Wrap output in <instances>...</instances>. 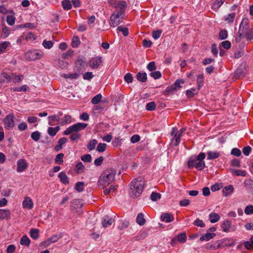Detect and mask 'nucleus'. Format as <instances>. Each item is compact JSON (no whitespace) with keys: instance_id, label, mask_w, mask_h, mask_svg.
<instances>
[{"instance_id":"nucleus-1","label":"nucleus","mask_w":253,"mask_h":253,"mask_svg":"<svg viewBox=\"0 0 253 253\" xmlns=\"http://www.w3.org/2000/svg\"><path fill=\"white\" fill-rule=\"evenodd\" d=\"M127 4L125 1L119 2L116 5V10L110 16L109 25L116 27L123 22L125 17V11Z\"/></svg>"},{"instance_id":"nucleus-2","label":"nucleus","mask_w":253,"mask_h":253,"mask_svg":"<svg viewBox=\"0 0 253 253\" xmlns=\"http://www.w3.org/2000/svg\"><path fill=\"white\" fill-rule=\"evenodd\" d=\"M116 174V170L112 168L104 170L99 178L98 185L106 187L114 181Z\"/></svg>"},{"instance_id":"nucleus-3","label":"nucleus","mask_w":253,"mask_h":253,"mask_svg":"<svg viewBox=\"0 0 253 253\" xmlns=\"http://www.w3.org/2000/svg\"><path fill=\"white\" fill-rule=\"evenodd\" d=\"M144 183L143 178L141 177L135 178L131 182L130 194L131 197L135 198L140 195L143 190Z\"/></svg>"},{"instance_id":"nucleus-4","label":"nucleus","mask_w":253,"mask_h":253,"mask_svg":"<svg viewBox=\"0 0 253 253\" xmlns=\"http://www.w3.org/2000/svg\"><path fill=\"white\" fill-rule=\"evenodd\" d=\"M87 126V124L84 123H78L66 128L64 131V134L69 135L71 133L77 132L84 129Z\"/></svg>"},{"instance_id":"nucleus-5","label":"nucleus","mask_w":253,"mask_h":253,"mask_svg":"<svg viewBox=\"0 0 253 253\" xmlns=\"http://www.w3.org/2000/svg\"><path fill=\"white\" fill-rule=\"evenodd\" d=\"M14 116L13 113H10L6 116L4 119L3 122L5 127L7 129L12 128L14 126Z\"/></svg>"},{"instance_id":"nucleus-6","label":"nucleus","mask_w":253,"mask_h":253,"mask_svg":"<svg viewBox=\"0 0 253 253\" xmlns=\"http://www.w3.org/2000/svg\"><path fill=\"white\" fill-rule=\"evenodd\" d=\"M102 62L101 56H96L91 58L89 62V66L93 69L97 68Z\"/></svg>"},{"instance_id":"nucleus-7","label":"nucleus","mask_w":253,"mask_h":253,"mask_svg":"<svg viewBox=\"0 0 253 253\" xmlns=\"http://www.w3.org/2000/svg\"><path fill=\"white\" fill-rule=\"evenodd\" d=\"M249 29L248 19H243L240 25L238 33L244 34Z\"/></svg>"},{"instance_id":"nucleus-8","label":"nucleus","mask_w":253,"mask_h":253,"mask_svg":"<svg viewBox=\"0 0 253 253\" xmlns=\"http://www.w3.org/2000/svg\"><path fill=\"white\" fill-rule=\"evenodd\" d=\"M22 207L24 209L31 210L34 207V204L31 198L26 197L23 201Z\"/></svg>"},{"instance_id":"nucleus-9","label":"nucleus","mask_w":253,"mask_h":253,"mask_svg":"<svg viewBox=\"0 0 253 253\" xmlns=\"http://www.w3.org/2000/svg\"><path fill=\"white\" fill-rule=\"evenodd\" d=\"M27 163L24 159H20L18 161L17 167V171H23L27 169Z\"/></svg>"},{"instance_id":"nucleus-10","label":"nucleus","mask_w":253,"mask_h":253,"mask_svg":"<svg viewBox=\"0 0 253 253\" xmlns=\"http://www.w3.org/2000/svg\"><path fill=\"white\" fill-rule=\"evenodd\" d=\"M27 55H28L31 60L39 59L41 58L42 56V53L38 52L37 50L31 51L27 53Z\"/></svg>"},{"instance_id":"nucleus-11","label":"nucleus","mask_w":253,"mask_h":253,"mask_svg":"<svg viewBox=\"0 0 253 253\" xmlns=\"http://www.w3.org/2000/svg\"><path fill=\"white\" fill-rule=\"evenodd\" d=\"M83 206L82 201L81 199H74L71 202V210H74L78 209H80Z\"/></svg>"},{"instance_id":"nucleus-12","label":"nucleus","mask_w":253,"mask_h":253,"mask_svg":"<svg viewBox=\"0 0 253 253\" xmlns=\"http://www.w3.org/2000/svg\"><path fill=\"white\" fill-rule=\"evenodd\" d=\"M187 237L186 233L183 232L178 234L176 237V239H173L171 241V244L173 245L176 240L180 243H185Z\"/></svg>"},{"instance_id":"nucleus-13","label":"nucleus","mask_w":253,"mask_h":253,"mask_svg":"<svg viewBox=\"0 0 253 253\" xmlns=\"http://www.w3.org/2000/svg\"><path fill=\"white\" fill-rule=\"evenodd\" d=\"M62 237V235L60 234H55L51 236L50 238H48L45 243L49 245L51 243H54L58 241Z\"/></svg>"},{"instance_id":"nucleus-14","label":"nucleus","mask_w":253,"mask_h":253,"mask_svg":"<svg viewBox=\"0 0 253 253\" xmlns=\"http://www.w3.org/2000/svg\"><path fill=\"white\" fill-rule=\"evenodd\" d=\"M11 79V77L5 72H2L0 74V84L7 83Z\"/></svg>"},{"instance_id":"nucleus-15","label":"nucleus","mask_w":253,"mask_h":253,"mask_svg":"<svg viewBox=\"0 0 253 253\" xmlns=\"http://www.w3.org/2000/svg\"><path fill=\"white\" fill-rule=\"evenodd\" d=\"M67 141V139L65 137H62L58 141V144L54 147V150L58 152L62 149L63 145Z\"/></svg>"},{"instance_id":"nucleus-16","label":"nucleus","mask_w":253,"mask_h":253,"mask_svg":"<svg viewBox=\"0 0 253 253\" xmlns=\"http://www.w3.org/2000/svg\"><path fill=\"white\" fill-rule=\"evenodd\" d=\"M76 65L78 67V70L81 71L85 68L86 66V63L84 59L79 57L77 60Z\"/></svg>"},{"instance_id":"nucleus-17","label":"nucleus","mask_w":253,"mask_h":253,"mask_svg":"<svg viewBox=\"0 0 253 253\" xmlns=\"http://www.w3.org/2000/svg\"><path fill=\"white\" fill-rule=\"evenodd\" d=\"M173 218V214L169 213H164L161 216V220L166 222H171Z\"/></svg>"},{"instance_id":"nucleus-18","label":"nucleus","mask_w":253,"mask_h":253,"mask_svg":"<svg viewBox=\"0 0 253 253\" xmlns=\"http://www.w3.org/2000/svg\"><path fill=\"white\" fill-rule=\"evenodd\" d=\"M114 220L111 218H109L108 216L104 217L102 221V224L103 227L106 228L108 226L111 225Z\"/></svg>"},{"instance_id":"nucleus-19","label":"nucleus","mask_w":253,"mask_h":253,"mask_svg":"<svg viewBox=\"0 0 253 253\" xmlns=\"http://www.w3.org/2000/svg\"><path fill=\"white\" fill-rule=\"evenodd\" d=\"M234 191V187L232 185H229L225 186L222 189V193L223 195L227 197L230 195Z\"/></svg>"},{"instance_id":"nucleus-20","label":"nucleus","mask_w":253,"mask_h":253,"mask_svg":"<svg viewBox=\"0 0 253 253\" xmlns=\"http://www.w3.org/2000/svg\"><path fill=\"white\" fill-rule=\"evenodd\" d=\"M215 235H216L215 233H210L207 232L206 234L203 235L200 237V240L201 241H203L204 240L208 241L211 239H212L213 237H214Z\"/></svg>"},{"instance_id":"nucleus-21","label":"nucleus","mask_w":253,"mask_h":253,"mask_svg":"<svg viewBox=\"0 0 253 253\" xmlns=\"http://www.w3.org/2000/svg\"><path fill=\"white\" fill-rule=\"evenodd\" d=\"M58 177L60 179V181L65 184H69V181L68 177L66 173L64 172H61L58 174Z\"/></svg>"},{"instance_id":"nucleus-22","label":"nucleus","mask_w":253,"mask_h":253,"mask_svg":"<svg viewBox=\"0 0 253 253\" xmlns=\"http://www.w3.org/2000/svg\"><path fill=\"white\" fill-rule=\"evenodd\" d=\"M136 222L139 225H143L145 222L146 220L144 217V214L142 213H139L137 216Z\"/></svg>"},{"instance_id":"nucleus-23","label":"nucleus","mask_w":253,"mask_h":253,"mask_svg":"<svg viewBox=\"0 0 253 253\" xmlns=\"http://www.w3.org/2000/svg\"><path fill=\"white\" fill-rule=\"evenodd\" d=\"M197 158L195 156H191L189 158L188 161V167L189 169H191L194 167H195L197 163Z\"/></svg>"},{"instance_id":"nucleus-24","label":"nucleus","mask_w":253,"mask_h":253,"mask_svg":"<svg viewBox=\"0 0 253 253\" xmlns=\"http://www.w3.org/2000/svg\"><path fill=\"white\" fill-rule=\"evenodd\" d=\"M225 0H215L212 3L211 8L214 10H217L221 5L223 3Z\"/></svg>"},{"instance_id":"nucleus-25","label":"nucleus","mask_w":253,"mask_h":253,"mask_svg":"<svg viewBox=\"0 0 253 253\" xmlns=\"http://www.w3.org/2000/svg\"><path fill=\"white\" fill-rule=\"evenodd\" d=\"M59 126H56L55 127H49L47 132L48 134L51 136H55L57 132L59 130Z\"/></svg>"},{"instance_id":"nucleus-26","label":"nucleus","mask_w":253,"mask_h":253,"mask_svg":"<svg viewBox=\"0 0 253 253\" xmlns=\"http://www.w3.org/2000/svg\"><path fill=\"white\" fill-rule=\"evenodd\" d=\"M208 159L212 160L218 158L220 154L218 152L208 151L207 152Z\"/></svg>"},{"instance_id":"nucleus-27","label":"nucleus","mask_w":253,"mask_h":253,"mask_svg":"<svg viewBox=\"0 0 253 253\" xmlns=\"http://www.w3.org/2000/svg\"><path fill=\"white\" fill-rule=\"evenodd\" d=\"M199 90H198V89L197 90L194 88H192L191 89L186 90V95L188 98H192L195 95L197 94L198 93Z\"/></svg>"},{"instance_id":"nucleus-28","label":"nucleus","mask_w":253,"mask_h":253,"mask_svg":"<svg viewBox=\"0 0 253 253\" xmlns=\"http://www.w3.org/2000/svg\"><path fill=\"white\" fill-rule=\"evenodd\" d=\"M210 220L211 223H215L218 221L220 219L218 214L212 212L209 215Z\"/></svg>"},{"instance_id":"nucleus-29","label":"nucleus","mask_w":253,"mask_h":253,"mask_svg":"<svg viewBox=\"0 0 253 253\" xmlns=\"http://www.w3.org/2000/svg\"><path fill=\"white\" fill-rule=\"evenodd\" d=\"M136 78L138 81L144 83L147 81V74L146 73L138 72L136 74Z\"/></svg>"},{"instance_id":"nucleus-30","label":"nucleus","mask_w":253,"mask_h":253,"mask_svg":"<svg viewBox=\"0 0 253 253\" xmlns=\"http://www.w3.org/2000/svg\"><path fill=\"white\" fill-rule=\"evenodd\" d=\"M10 212L8 210L0 209V219H2L9 216Z\"/></svg>"},{"instance_id":"nucleus-31","label":"nucleus","mask_w":253,"mask_h":253,"mask_svg":"<svg viewBox=\"0 0 253 253\" xmlns=\"http://www.w3.org/2000/svg\"><path fill=\"white\" fill-rule=\"evenodd\" d=\"M30 234L32 238L36 240L39 237V230L36 228H33L30 230Z\"/></svg>"},{"instance_id":"nucleus-32","label":"nucleus","mask_w":253,"mask_h":253,"mask_svg":"<svg viewBox=\"0 0 253 253\" xmlns=\"http://www.w3.org/2000/svg\"><path fill=\"white\" fill-rule=\"evenodd\" d=\"M231 222L229 220L224 221L222 225L221 228L224 232H228L231 226Z\"/></svg>"},{"instance_id":"nucleus-33","label":"nucleus","mask_w":253,"mask_h":253,"mask_svg":"<svg viewBox=\"0 0 253 253\" xmlns=\"http://www.w3.org/2000/svg\"><path fill=\"white\" fill-rule=\"evenodd\" d=\"M204 77L203 75H199L197 78V84L198 90H200L204 84Z\"/></svg>"},{"instance_id":"nucleus-34","label":"nucleus","mask_w":253,"mask_h":253,"mask_svg":"<svg viewBox=\"0 0 253 253\" xmlns=\"http://www.w3.org/2000/svg\"><path fill=\"white\" fill-rule=\"evenodd\" d=\"M175 90H176V88L173 84H172L167 87L164 92V94L166 95H169L170 94L173 93V92Z\"/></svg>"},{"instance_id":"nucleus-35","label":"nucleus","mask_w":253,"mask_h":253,"mask_svg":"<svg viewBox=\"0 0 253 253\" xmlns=\"http://www.w3.org/2000/svg\"><path fill=\"white\" fill-rule=\"evenodd\" d=\"M10 34V30L5 25H2L1 36L3 38L7 37Z\"/></svg>"},{"instance_id":"nucleus-36","label":"nucleus","mask_w":253,"mask_h":253,"mask_svg":"<svg viewBox=\"0 0 253 253\" xmlns=\"http://www.w3.org/2000/svg\"><path fill=\"white\" fill-rule=\"evenodd\" d=\"M21 245L28 247L30 244V240L26 235H24L20 239Z\"/></svg>"},{"instance_id":"nucleus-37","label":"nucleus","mask_w":253,"mask_h":253,"mask_svg":"<svg viewBox=\"0 0 253 253\" xmlns=\"http://www.w3.org/2000/svg\"><path fill=\"white\" fill-rule=\"evenodd\" d=\"M97 144V141L96 139H93L88 142L87 148L90 151L93 150L95 149Z\"/></svg>"},{"instance_id":"nucleus-38","label":"nucleus","mask_w":253,"mask_h":253,"mask_svg":"<svg viewBox=\"0 0 253 253\" xmlns=\"http://www.w3.org/2000/svg\"><path fill=\"white\" fill-rule=\"evenodd\" d=\"M84 182H78L76 183L75 189L78 192H82L84 189Z\"/></svg>"},{"instance_id":"nucleus-39","label":"nucleus","mask_w":253,"mask_h":253,"mask_svg":"<svg viewBox=\"0 0 253 253\" xmlns=\"http://www.w3.org/2000/svg\"><path fill=\"white\" fill-rule=\"evenodd\" d=\"M244 34L248 41L253 40V28L249 29Z\"/></svg>"},{"instance_id":"nucleus-40","label":"nucleus","mask_w":253,"mask_h":253,"mask_svg":"<svg viewBox=\"0 0 253 253\" xmlns=\"http://www.w3.org/2000/svg\"><path fill=\"white\" fill-rule=\"evenodd\" d=\"M64 157V154L63 153H60L57 154L56 156L55 159V163L61 165L63 163V158Z\"/></svg>"},{"instance_id":"nucleus-41","label":"nucleus","mask_w":253,"mask_h":253,"mask_svg":"<svg viewBox=\"0 0 253 253\" xmlns=\"http://www.w3.org/2000/svg\"><path fill=\"white\" fill-rule=\"evenodd\" d=\"M232 172L235 174L236 176H245L247 174V172L245 170L242 169H233L232 170Z\"/></svg>"},{"instance_id":"nucleus-42","label":"nucleus","mask_w":253,"mask_h":253,"mask_svg":"<svg viewBox=\"0 0 253 253\" xmlns=\"http://www.w3.org/2000/svg\"><path fill=\"white\" fill-rule=\"evenodd\" d=\"M62 4L63 8L65 10H69L72 8V5L70 1L69 0H64L62 2Z\"/></svg>"},{"instance_id":"nucleus-43","label":"nucleus","mask_w":253,"mask_h":253,"mask_svg":"<svg viewBox=\"0 0 253 253\" xmlns=\"http://www.w3.org/2000/svg\"><path fill=\"white\" fill-rule=\"evenodd\" d=\"M235 13L233 12L229 14L226 17L224 18L225 21L228 23H232L234 21V19L235 17Z\"/></svg>"},{"instance_id":"nucleus-44","label":"nucleus","mask_w":253,"mask_h":253,"mask_svg":"<svg viewBox=\"0 0 253 253\" xmlns=\"http://www.w3.org/2000/svg\"><path fill=\"white\" fill-rule=\"evenodd\" d=\"M31 137L34 141H38L40 139L41 134L38 131H34L31 133Z\"/></svg>"},{"instance_id":"nucleus-45","label":"nucleus","mask_w":253,"mask_h":253,"mask_svg":"<svg viewBox=\"0 0 253 253\" xmlns=\"http://www.w3.org/2000/svg\"><path fill=\"white\" fill-rule=\"evenodd\" d=\"M71 122V117L69 115H65L63 119L60 124L61 125H64L66 124H69Z\"/></svg>"},{"instance_id":"nucleus-46","label":"nucleus","mask_w":253,"mask_h":253,"mask_svg":"<svg viewBox=\"0 0 253 253\" xmlns=\"http://www.w3.org/2000/svg\"><path fill=\"white\" fill-rule=\"evenodd\" d=\"M156 103L154 102H150L146 105V109L148 111H153L156 109Z\"/></svg>"},{"instance_id":"nucleus-47","label":"nucleus","mask_w":253,"mask_h":253,"mask_svg":"<svg viewBox=\"0 0 253 253\" xmlns=\"http://www.w3.org/2000/svg\"><path fill=\"white\" fill-rule=\"evenodd\" d=\"M228 37L227 30L225 29L222 30L219 33V38L221 40H225Z\"/></svg>"},{"instance_id":"nucleus-48","label":"nucleus","mask_w":253,"mask_h":253,"mask_svg":"<svg viewBox=\"0 0 253 253\" xmlns=\"http://www.w3.org/2000/svg\"><path fill=\"white\" fill-rule=\"evenodd\" d=\"M117 30L122 32L124 36H127L128 35V29L126 27L120 26L117 28Z\"/></svg>"},{"instance_id":"nucleus-49","label":"nucleus","mask_w":253,"mask_h":253,"mask_svg":"<svg viewBox=\"0 0 253 253\" xmlns=\"http://www.w3.org/2000/svg\"><path fill=\"white\" fill-rule=\"evenodd\" d=\"M180 133L179 131H177L176 133L174 134L173 140H175V143L174 144V146H177L179 145L180 140Z\"/></svg>"},{"instance_id":"nucleus-50","label":"nucleus","mask_w":253,"mask_h":253,"mask_svg":"<svg viewBox=\"0 0 253 253\" xmlns=\"http://www.w3.org/2000/svg\"><path fill=\"white\" fill-rule=\"evenodd\" d=\"M101 98L102 95L100 94H98L92 99L91 103L93 104H97L100 102Z\"/></svg>"},{"instance_id":"nucleus-51","label":"nucleus","mask_w":253,"mask_h":253,"mask_svg":"<svg viewBox=\"0 0 253 253\" xmlns=\"http://www.w3.org/2000/svg\"><path fill=\"white\" fill-rule=\"evenodd\" d=\"M9 44L10 42H4L0 43V53L3 52Z\"/></svg>"},{"instance_id":"nucleus-52","label":"nucleus","mask_w":253,"mask_h":253,"mask_svg":"<svg viewBox=\"0 0 253 253\" xmlns=\"http://www.w3.org/2000/svg\"><path fill=\"white\" fill-rule=\"evenodd\" d=\"M150 197L152 201H157L161 198V195L159 193L153 192L152 193Z\"/></svg>"},{"instance_id":"nucleus-53","label":"nucleus","mask_w":253,"mask_h":253,"mask_svg":"<svg viewBox=\"0 0 253 253\" xmlns=\"http://www.w3.org/2000/svg\"><path fill=\"white\" fill-rule=\"evenodd\" d=\"M106 147V144L100 143L97 146L96 150L99 152H103L105 151Z\"/></svg>"},{"instance_id":"nucleus-54","label":"nucleus","mask_w":253,"mask_h":253,"mask_svg":"<svg viewBox=\"0 0 253 253\" xmlns=\"http://www.w3.org/2000/svg\"><path fill=\"white\" fill-rule=\"evenodd\" d=\"M80 44V41L78 37H74L72 40V46L73 47H77Z\"/></svg>"},{"instance_id":"nucleus-55","label":"nucleus","mask_w":253,"mask_h":253,"mask_svg":"<svg viewBox=\"0 0 253 253\" xmlns=\"http://www.w3.org/2000/svg\"><path fill=\"white\" fill-rule=\"evenodd\" d=\"M28 86L26 85H23L20 87H12L11 88V90L13 91H26L27 89Z\"/></svg>"},{"instance_id":"nucleus-56","label":"nucleus","mask_w":253,"mask_h":253,"mask_svg":"<svg viewBox=\"0 0 253 253\" xmlns=\"http://www.w3.org/2000/svg\"><path fill=\"white\" fill-rule=\"evenodd\" d=\"M15 21V18L13 15H8L6 17V22L9 25H13Z\"/></svg>"},{"instance_id":"nucleus-57","label":"nucleus","mask_w":253,"mask_h":253,"mask_svg":"<svg viewBox=\"0 0 253 253\" xmlns=\"http://www.w3.org/2000/svg\"><path fill=\"white\" fill-rule=\"evenodd\" d=\"M150 76L151 77H152V78H153L154 79L156 80V79H158L160 78L162 76V74L160 71H157L151 72L150 74Z\"/></svg>"},{"instance_id":"nucleus-58","label":"nucleus","mask_w":253,"mask_h":253,"mask_svg":"<svg viewBox=\"0 0 253 253\" xmlns=\"http://www.w3.org/2000/svg\"><path fill=\"white\" fill-rule=\"evenodd\" d=\"M53 42L52 41L44 40L42 42V45L44 48L50 49L53 46Z\"/></svg>"},{"instance_id":"nucleus-59","label":"nucleus","mask_w":253,"mask_h":253,"mask_svg":"<svg viewBox=\"0 0 253 253\" xmlns=\"http://www.w3.org/2000/svg\"><path fill=\"white\" fill-rule=\"evenodd\" d=\"M245 213L247 214H253V206L249 205L247 206L245 209Z\"/></svg>"},{"instance_id":"nucleus-60","label":"nucleus","mask_w":253,"mask_h":253,"mask_svg":"<svg viewBox=\"0 0 253 253\" xmlns=\"http://www.w3.org/2000/svg\"><path fill=\"white\" fill-rule=\"evenodd\" d=\"M205 167V163L204 161H199L195 167L198 170H202Z\"/></svg>"},{"instance_id":"nucleus-61","label":"nucleus","mask_w":253,"mask_h":253,"mask_svg":"<svg viewBox=\"0 0 253 253\" xmlns=\"http://www.w3.org/2000/svg\"><path fill=\"white\" fill-rule=\"evenodd\" d=\"M125 81L128 84L130 83L133 81V77L131 74L128 73L124 77Z\"/></svg>"},{"instance_id":"nucleus-62","label":"nucleus","mask_w":253,"mask_h":253,"mask_svg":"<svg viewBox=\"0 0 253 253\" xmlns=\"http://www.w3.org/2000/svg\"><path fill=\"white\" fill-rule=\"evenodd\" d=\"M162 33V31L161 30L154 31L152 32V37L154 39L156 40L160 37Z\"/></svg>"},{"instance_id":"nucleus-63","label":"nucleus","mask_w":253,"mask_h":253,"mask_svg":"<svg viewBox=\"0 0 253 253\" xmlns=\"http://www.w3.org/2000/svg\"><path fill=\"white\" fill-rule=\"evenodd\" d=\"M147 68L148 70L151 72L153 71L156 70V67L155 62L152 61L150 62L147 66Z\"/></svg>"},{"instance_id":"nucleus-64","label":"nucleus","mask_w":253,"mask_h":253,"mask_svg":"<svg viewBox=\"0 0 253 253\" xmlns=\"http://www.w3.org/2000/svg\"><path fill=\"white\" fill-rule=\"evenodd\" d=\"M81 160L84 162H90L91 161V156L90 154H85L81 157Z\"/></svg>"}]
</instances>
